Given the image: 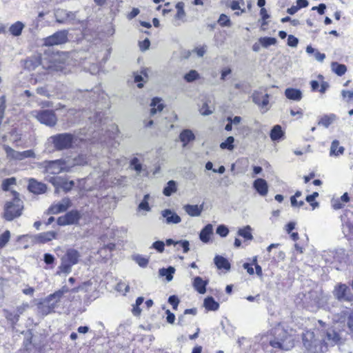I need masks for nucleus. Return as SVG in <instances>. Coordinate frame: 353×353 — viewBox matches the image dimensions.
<instances>
[{"label": "nucleus", "mask_w": 353, "mask_h": 353, "mask_svg": "<svg viewBox=\"0 0 353 353\" xmlns=\"http://www.w3.org/2000/svg\"><path fill=\"white\" fill-rule=\"evenodd\" d=\"M203 305L208 311H216L219 308V303L212 296H208L204 299Z\"/></svg>", "instance_id": "obj_36"}, {"label": "nucleus", "mask_w": 353, "mask_h": 353, "mask_svg": "<svg viewBox=\"0 0 353 353\" xmlns=\"http://www.w3.org/2000/svg\"><path fill=\"white\" fill-rule=\"evenodd\" d=\"M10 237V231L6 230L0 235V249L3 248L8 242Z\"/></svg>", "instance_id": "obj_55"}, {"label": "nucleus", "mask_w": 353, "mask_h": 353, "mask_svg": "<svg viewBox=\"0 0 353 353\" xmlns=\"http://www.w3.org/2000/svg\"><path fill=\"white\" fill-rule=\"evenodd\" d=\"M47 180L53 185L56 190L61 189L65 192L71 190L74 185L73 181H68L67 179L61 176H48Z\"/></svg>", "instance_id": "obj_13"}, {"label": "nucleus", "mask_w": 353, "mask_h": 353, "mask_svg": "<svg viewBox=\"0 0 353 353\" xmlns=\"http://www.w3.org/2000/svg\"><path fill=\"white\" fill-rule=\"evenodd\" d=\"M234 138L232 136L228 137L225 141L222 142L220 144V148L221 149H227L228 150H232L234 148Z\"/></svg>", "instance_id": "obj_49"}, {"label": "nucleus", "mask_w": 353, "mask_h": 353, "mask_svg": "<svg viewBox=\"0 0 353 353\" xmlns=\"http://www.w3.org/2000/svg\"><path fill=\"white\" fill-rule=\"evenodd\" d=\"M183 209L190 216H199L203 210V204L200 205L187 204L183 206Z\"/></svg>", "instance_id": "obj_24"}, {"label": "nucleus", "mask_w": 353, "mask_h": 353, "mask_svg": "<svg viewBox=\"0 0 353 353\" xmlns=\"http://www.w3.org/2000/svg\"><path fill=\"white\" fill-rule=\"evenodd\" d=\"M57 233L54 231H48L39 233L32 236V241L34 243H46L54 239H56Z\"/></svg>", "instance_id": "obj_19"}, {"label": "nucleus", "mask_w": 353, "mask_h": 353, "mask_svg": "<svg viewBox=\"0 0 353 353\" xmlns=\"http://www.w3.org/2000/svg\"><path fill=\"white\" fill-rule=\"evenodd\" d=\"M214 261L217 268L219 270L224 269L228 270L230 269L229 261L222 256L216 255L214 259Z\"/></svg>", "instance_id": "obj_37"}, {"label": "nucleus", "mask_w": 353, "mask_h": 353, "mask_svg": "<svg viewBox=\"0 0 353 353\" xmlns=\"http://www.w3.org/2000/svg\"><path fill=\"white\" fill-rule=\"evenodd\" d=\"M331 70L334 73L341 77L347 72V67L344 64L334 61L331 63Z\"/></svg>", "instance_id": "obj_38"}, {"label": "nucleus", "mask_w": 353, "mask_h": 353, "mask_svg": "<svg viewBox=\"0 0 353 353\" xmlns=\"http://www.w3.org/2000/svg\"><path fill=\"white\" fill-rule=\"evenodd\" d=\"M161 214L165 219V223L167 224H177L181 221V217L170 209L162 210Z\"/></svg>", "instance_id": "obj_20"}, {"label": "nucleus", "mask_w": 353, "mask_h": 353, "mask_svg": "<svg viewBox=\"0 0 353 353\" xmlns=\"http://www.w3.org/2000/svg\"><path fill=\"white\" fill-rule=\"evenodd\" d=\"M16 183V179L14 177L6 179L3 181L2 183V189L4 191H8L10 187Z\"/></svg>", "instance_id": "obj_54"}, {"label": "nucleus", "mask_w": 353, "mask_h": 353, "mask_svg": "<svg viewBox=\"0 0 353 353\" xmlns=\"http://www.w3.org/2000/svg\"><path fill=\"white\" fill-rule=\"evenodd\" d=\"M67 42H68V32L61 30L48 37L46 40L45 44H64Z\"/></svg>", "instance_id": "obj_18"}, {"label": "nucleus", "mask_w": 353, "mask_h": 353, "mask_svg": "<svg viewBox=\"0 0 353 353\" xmlns=\"http://www.w3.org/2000/svg\"><path fill=\"white\" fill-rule=\"evenodd\" d=\"M253 188L261 196H265L268 192V185L267 181L261 178L256 179L253 182Z\"/></svg>", "instance_id": "obj_22"}, {"label": "nucleus", "mask_w": 353, "mask_h": 353, "mask_svg": "<svg viewBox=\"0 0 353 353\" xmlns=\"http://www.w3.org/2000/svg\"><path fill=\"white\" fill-rule=\"evenodd\" d=\"M237 234L243 237L245 241H252L253 239L252 228L250 225H246L242 228H239L237 231Z\"/></svg>", "instance_id": "obj_40"}, {"label": "nucleus", "mask_w": 353, "mask_h": 353, "mask_svg": "<svg viewBox=\"0 0 353 353\" xmlns=\"http://www.w3.org/2000/svg\"><path fill=\"white\" fill-rule=\"evenodd\" d=\"M21 160H23L27 158H34L35 154L32 150H28L23 152H20Z\"/></svg>", "instance_id": "obj_61"}, {"label": "nucleus", "mask_w": 353, "mask_h": 353, "mask_svg": "<svg viewBox=\"0 0 353 353\" xmlns=\"http://www.w3.org/2000/svg\"><path fill=\"white\" fill-rule=\"evenodd\" d=\"M80 218V212L78 210H73L67 212L65 215L59 216L57 219V224L59 225L76 224Z\"/></svg>", "instance_id": "obj_15"}, {"label": "nucleus", "mask_w": 353, "mask_h": 353, "mask_svg": "<svg viewBox=\"0 0 353 353\" xmlns=\"http://www.w3.org/2000/svg\"><path fill=\"white\" fill-rule=\"evenodd\" d=\"M179 139L183 143V146L185 147L190 141L195 139V136L191 130L185 129L180 133Z\"/></svg>", "instance_id": "obj_28"}, {"label": "nucleus", "mask_w": 353, "mask_h": 353, "mask_svg": "<svg viewBox=\"0 0 353 353\" xmlns=\"http://www.w3.org/2000/svg\"><path fill=\"white\" fill-rule=\"evenodd\" d=\"M47 50H44L43 54H40L39 59L37 61L38 64L44 65L45 62L49 63L48 68L52 71L61 72L66 73L70 71L67 68L70 64V61L74 57H79L80 59H86L79 56V52H54L51 47L53 46H46Z\"/></svg>", "instance_id": "obj_1"}, {"label": "nucleus", "mask_w": 353, "mask_h": 353, "mask_svg": "<svg viewBox=\"0 0 353 353\" xmlns=\"http://www.w3.org/2000/svg\"><path fill=\"white\" fill-rule=\"evenodd\" d=\"M303 343L308 353H323L327 347L321 339L315 336L313 332L306 331L303 334Z\"/></svg>", "instance_id": "obj_6"}, {"label": "nucleus", "mask_w": 353, "mask_h": 353, "mask_svg": "<svg viewBox=\"0 0 353 353\" xmlns=\"http://www.w3.org/2000/svg\"><path fill=\"white\" fill-rule=\"evenodd\" d=\"M48 141L55 150L62 151L72 148L77 143V137L73 134L63 132L50 137Z\"/></svg>", "instance_id": "obj_3"}, {"label": "nucleus", "mask_w": 353, "mask_h": 353, "mask_svg": "<svg viewBox=\"0 0 353 353\" xmlns=\"http://www.w3.org/2000/svg\"><path fill=\"white\" fill-rule=\"evenodd\" d=\"M192 285H193L194 288L199 294H204L206 292V286L208 285V281H204L200 276H196L194 279Z\"/></svg>", "instance_id": "obj_30"}, {"label": "nucleus", "mask_w": 353, "mask_h": 353, "mask_svg": "<svg viewBox=\"0 0 353 353\" xmlns=\"http://www.w3.org/2000/svg\"><path fill=\"white\" fill-rule=\"evenodd\" d=\"M150 196L149 194H146L144 195L143 200L139 204L137 210L138 211H145L150 212L151 210V208L149 205V199Z\"/></svg>", "instance_id": "obj_43"}, {"label": "nucleus", "mask_w": 353, "mask_h": 353, "mask_svg": "<svg viewBox=\"0 0 353 353\" xmlns=\"http://www.w3.org/2000/svg\"><path fill=\"white\" fill-rule=\"evenodd\" d=\"M216 232L221 237H226L229 234V230L225 225H219L216 228Z\"/></svg>", "instance_id": "obj_56"}, {"label": "nucleus", "mask_w": 353, "mask_h": 353, "mask_svg": "<svg viewBox=\"0 0 353 353\" xmlns=\"http://www.w3.org/2000/svg\"><path fill=\"white\" fill-rule=\"evenodd\" d=\"M175 272V268L172 266H169L167 268H163L159 269V274L160 276H165L168 282L173 279V274Z\"/></svg>", "instance_id": "obj_39"}, {"label": "nucleus", "mask_w": 353, "mask_h": 353, "mask_svg": "<svg viewBox=\"0 0 353 353\" xmlns=\"http://www.w3.org/2000/svg\"><path fill=\"white\" fill-rule=\"evenodd\" d=\"M151 110L150 114L154 115L157 112H161L163 109V104L161 103V99L159 98H154L151 102Z\"/></svg>", "instance_id": "obj_41"}, {"label": "nucleus", "mask_w": 353, "mask_h": 353, "mask_svg": "<svg viewBox=\"0 0 353 353\" xmlns=\"http://www.w3.org/2000/svg\"><path fill=\"white\" fill-rule=\"evenodd\" d=\"M134 82L137 83V86L139 88L143 87V82H145L148 79V69L144 68L140 71V72L134 73Z\"/></svg>", "instance_id": "obj_29"}, {"label": "nucleus", "mask_w": 353, "mask_h": 353, "mask_svg": "<svg viewBox=\"0 0 353 353\" xmlns=\"http://www.w3.org/2000/svg\"><path fill=\"white\" fill-rule=\"evenodd\" d=\"M177 190L176 183L173 181H169L167 185L163 188V193L166 196H171L173 193Z\"/></svg>", "instance_id": "obj_42"}, {"label": "nucleus", "mask_w": 353, "mask_h": 353, "mask_svg": "<svg viewBox=\"0 0 353 353\" xmlns=\"http://www.w3.org/2000/svg\"><path fill=\"white\" fill-rule=\"evenodd\" d=\"M3 148L8 158L21 161L20 152L14 150L8 145H4Z\"/></svg>", "instance_id": "obj_44"}, {"label": "nucleus", "mask_w": 353, "mask_h": 353, "mask_svg": "<svg viewBox=\"0 0 353 353\" xmlns=\"http://www.w3.org/2000/svg\"><path fill=\"white\" fill-rule=\"evenodd\" d=\"M284 132L280 125H274L270 133V137L272 141H279L284 137Z\"/></svg>", "instance_id": "obj_35"}, {"label": "nucleus", "mask_w": 353, "mask_h": 353, "mask_svg": "<svg viewBox=\"0 0 353 353\" xmlns=\"http://www.w3.org/2000/svg\"><path fill=\"white\" fill-rule=\"evenodd\" d=\"M318 196L319 193L317 192H314L312 194L307 195L305 198L306 201L310 203L314 209L319 206L318 202H313Z\"/></svg>", "instance_id": "obj_53"}, {"label": "nucleus", "mask_w": 353, "mask_h": 353, "mask_svg": "<svg viewBox=\"0 0 353 353\" xmlns=\"http://www.w3.org/2000/svg\"><path fill=\"white\" fill-rule=\"evenodd\" d=\"M81 254L75 249L67 250L65 254L61 258V263L59 267L58 274H69L72 271V267L79 263Z\"/></svg>", "instance_id": "obj_9"}, {"label": "nucleus", "mask_w": 353, "mask_h": 353, "mask_svg": "<svg viewBox=\"0 0 353 353\" xmlns=\"http://www.w3.org/2000/svg\"><path fill=\"white\" fill-rule=\"evenodd\" d=\"M340 340L339 334L335 332L334 330H329L326 333L325 339L323 341V343L325 345H334L336 344Z\"/></svg>", "instance_id": "obj_32"}, {"label": "nucleus", "mask_w": 353, "mask_h": 353, "mask_svg": "<svg viewBox=\"0 0 353 353\" xmlns=\"http://www.w3.org/2000/svg\"><path fill=\"white\" fill-rule=\"evenodd\" d=\"M94 128H97V130H94L93 131L94 134H100V132H98L97 131L100 130V128L101 127V118L100 114L97 112L95 113V115L94 116Z\"/></svg>", "instance_id": "obj_52"}, {"label": "nucleus", "mask_w": 353, "mask_h": 353, "mask_svg": "<svg viewBox=\"0 0 353 353\" xmlns=\"http://www.w3.org/2000/svg\"><path fill=\"white\" fill-rule=\"evenodd\" d=\"M130 167L134 170L138 174H139L142 171V165L137 157H134L130 160Z\"/></svg>", "instance_id": "obj_50"}, {"label": "nucleus", "mask_w": 353, "mask_h": 353, "mask_svg": "<svg viewBox=\"0 0 353 353\" xmlns=\"http://www.w3.org/2000/svg\"><path fill=\"white\" fill-rule=\"evenodd\" d=\"M168 303L172 306L174 310H176L179 303V299L176 295H171L168 298Z\"/></svg>", "instance_id": "obj_60"}, {"label": "nucleus", "mask_w": 353, "mask_h": 353, "mask_svg": "<svg viewBox=\"0 0 353 353\" xmlns=\"http://www.w3.org/2000/svg\"><path fill=\"white\" fill-rule=\"evenodd\" d=\"M68 292L66 287H63L61 290L56 291L53 294L48 296L39 305V308L43 314H48L54 310L57 306L63 295Z\"/></svg>", "instance_id": "obj_7"}, {"label": "nucleus", "mask_w": 353, "mask_h": 353, "mask_svg": "<svg viewBox=\"0 0 353 353\" xmlns=\"http://www.w3.org/2000/svg\"><path fill=\"white\" fill-rule=\"evenodd\" d=\"M79 94L85 97V101L97 105L99 109H102L106 105H108V97L102 91L100 86H96L90 90L79 91Z\"/></svg>", "instance_id": "obj_5"}, {"label": "nucleus", "mask_w": 353, "mask_h": 353, "mask_svg": "<svg viewBox=\"0 0 353 353\" xmlns=\"http://www.w3.org/2000/svg\"><path fill=\"white\" fill-rule=\"evenodd\" d=\"M28 188L30 192L35 194H39L46 192L47 187L46 184L39 182L34 179H30L29 180Z\"/></svg>", "instance_id": "obj_21"}, {"label": "nucleus", "mask_w": 353, "mask_h": 353, "mask_svg": "<svg viewBox=\"0 0 353 353\" xmlns=\"http://www.w3.org/2000/svg\"><path fill=\"white\" fill-rule=\"evenodd\" d=\"M54 260H55V258L52 254H51L50 253L44 254L43 261L46 264H48V265L52 264L54 262Z\"/></svg>", "instance_id": "obj_63"}, {"label": "nucleus", "mask_w": 353, "mask_h": 353, "mask_svg": "<svg viewBox=\"0 0 353 353\" xmlns=\"http://www.w3.org/2000/svg\"><path fill=\"white\" fill-rule=\"evenodd\" d=\"M110 129L107 130L105 132L108 137L110 139H114L115 135L119 132L118 126L115 124H112L110 126Z\"/></svg>", "instance_id": "obj_58"}, {"label": "nucleus", "mask_w": 353, "mask_h": 353, "mask_svg": "<svg viewBox=\"0 0 353 353\" xmlns=\"http://www.w3.org/2000/svg\"><path fill=\"white\" fill-rule=\"evenodd\" d=\"M332 205L334 210H339L344 206V204L340 199H337L332 200Z\"/></svg>", "instance_id": "obj_64"}, {"label": "nucleus", "mask_w": 353, "mask_h": 353, "mask_svg": "<svg viewBox=\"0 0 353 353\" xmlns=\"http://www.w3.org/2000/svg\"><path fill=\"white\" fill-rule=\"evenodd\" d=\"M327 298L317 291H310L304 295L303 304L310 311L314 312L326 304Z\"/></svg>", "instance_id": "obj_8"}, {"label": "nucleus", "mask_w": 353, "mask_h": 353, "mask_svg": "<svg viewBox=\"0 0 353 353\" xmlns=\"http://www.w3.org/2000/svg\"><path fill=\"white\" fill-rule=\"evenodd\" d=\"M110 52V48L101 50L98 51L97 54L94 56V58L92 57L89 58L90 60L94 59L97 61L96 63H92V68L89 69L92 74H95L99 71V64L105 63L108 60Z\"/></svg>", "instance_id": "obj_14"}, {"label": "nucleus", "mask_w": 353, "mask_h": 353, "mask_svg": "<svg viewBox=\"0 0 353 353\" xmlns=\"http://www.w3.org/2000/svg\"><path fill=\"white\" fill-rule=\"evenodd\" d=\"M71 205L69 198H63L59 203L52 204L48 210V214H57L66 211Z\"/></svg>", "instance_id": "obj_17"}, {"label": "nucleus", "mask_w": 353, "mask_h": 353, "mask_svg": "<svg viewBox=\"0 0 353 353\" xmlns=\"http://www.w3.org/2000/svg\"><path fill=\"white\" fill-rule=\"evenodd\" d=\"M285 96L290 100L300 101L303 98V93L299 89L288 88L285 90Z\"/></svg>", "instance_id": "obj_23"}, {"label": "nucleus", "mask_w": 353, "mask_h": 353, "mask_svg": "<svg viewBox=\"0 0 353 353\" xmlns=\"http://www.w3.org/2000/svg\"><path fill=\"white\" fill-rule=\"evenodd\" d=\"M330 256H332L334 259V261H331L328 259H325V261L327 262L333 263L334 261L341 263L345 258V253L344 249H337L334 251H330L328 252Z\"/></svg>", "instance_id": "obj_31"}, {"label": "nucleus", "mask_w": 353, "mask_h": 353, "mask_svg": "<svg viewBox=\"0 0 353 353\" xmlns=\"http://www.w3.org/2000/svg\"><path fill=\"white\" fill-rule=\"evenodd\" d=\"M32 334L31 332H28L26 334V339L23 341V347L26 351V353H31L32 351V347H34V345L32 343Z\"/></svg>", "instance_id": "obj_45"}, {"label": "nucleus", "mask_w": 353, "mask_h": 353, "mask_svg": "<svg viewBox=\"0 0 353 353\" xmlns=\"http://www.w3.org/2000/svg\"><path fill=\"white\" fill-rule=\"evenodd\" d=\"M68 165H70V170L76 165H83L88 163V157L86 154H80L77 157L70 159H67Z\"/></svg>", "instance_id": "obj_26"}, {"label": "nucleus", "mask_w": 353, "mask_h": 353, "mask_svg": "<svg viewBox=\"0 0 353 353\" xmlns=\"http://www.w3.org/2000/svg\"><path fill=\"white\" fill-rule=\"evenodd\" d=\"M272 334L274 339L270 341V344L273 348L288 351L294 347L293 336L281 324L272 329Z\"/></svg>", "instance_id": "obj_2"}, {"label": "nucleus", "mask_w": 353, "mask_h": 353, "mask_svg": "<svg viewBox=\"0 0 353 353\" xmlns=\"http://www.w3.org/2000/svg\"><path fill=\"white\" fill-rule=\"evenodd\" d=\"M199 78V74L195 70H191L184 75V79L188 83L193 82Z\"/></svg>", "instance_id": "obj_51"}, {"label": "nucleus", "mask_w": 353, "mask_h": 353, "mask_svg": "<svg viewBox=\"0 0 353 353\" xmlns=\"http://www.w3.org/2000/svg\"><path fill=\"white\" fill-rule=\"evenodd\" d=\"M56 21L59 23H66L67 21V10L63 9H57L54 12Z\"/></svg>", "instance_id": "obj_47"}, {"label": "nucleus", "mask_w": 353, "mask_h": 353, "mask_svg": "<svg viewBox=\"0 0 353 353\" xmlns=\"http://www.w3.org/2000/svg\"><path fill=\"white\" fill-rule=\"evenodd\" d=\"M31 114L37 118L41 123L50 127L55 125L57 121L56 114L52 110H34L31 112Z\"/></svg>", "instance_id": "obj_11"}, {"label": "nucleus", "mask_w": 353, "mask_h": 353, "mask_svg": "<svg viewBox=\"0 0 353 353\" xmlns=\"http://www.w3.org/2000/svg\"><path fill=\"white\" fill-rule=\"evenodd\" d=\"M332 293L334 298L340 302H352L353 301V294L345 284L339 283L335 285Z\"/></svg>", "instance_id": "obj_12"}, {"label": "nucleus", "mask_w": 353, "mask_h": 353, "mask_svg": "<svg viewBox=\"0 0 353 353\" xmlns=\"http://www.w3.org/2000/svg\"><path fill=\"white\" fill-rule=\"evenodd\" d=\"M23 203L19 198V194L14 192L12 201H7L4 206V218L7 221H12L21 215Z\"/></svg>", "instance_id": "obj_4"}, {"label": "nucleus", "mask_w": 353, "mask_h": 353, "mask_svg": "<svg viewBox=\"0 0 353 353\" xmlns=\"http://www.w3.org/2000/svg\"><path fill=\"white\" fill-rule=\"evenodd\" d=\"M25 26H26L23 22L18 21L10 26L8 31L11 35L14 37H19Z\"/></svg>", "instance_id": "obj_34"}, {"label": "nucleus", "mask_w": 353, "mask_h": 353, "mask_svg": "<svg viewBox=\"0 0 353 353\" xmlns=\"http://www.w3.org/2000/svg\"><path fill=\"white\" fill-rule=\"evenodd\" d=\"M184 3L183 2H179L176 5V14L175 15L176 20L183 21L185 17V12L184 10Z\"/></svg>", "instance_id": "obj_48"}, {"label": "nucleus", "mask_w": 353, "mask_h": 353, "mask_svg": "<svg viewBox=\"0 0 353 353\" xmlns=\"http://www.w3.org/2000/svg\"><path fill=\"white\" fill-rule=\"evenodd\" d=\"M344 152V147L339 145V141L338 140H334L332 142L330 150V155L331 157H339L343 154Z\"/></svg>", "instance_id": "obj_33"}, {"label": "nucleus", "mask_w": 353, "mask_h": 353, "mask_svg": "<svg viewBox=\"0 0 353 353\" xmlns=\"http://www.w3.org/2000/svg\"><path fill=\"white\" fill-rule=\"evenodd\" d=\"M177 245H180L183 248V253H187L190 250V243L187 240L176 241Z\"/></svg>", "instance_id": "obj_62"}, {"label": "nucleus", "mask_w": 353, "mask_h": 353, "mask_svg": "<svg viewBox=\"0 0 353 353\" xmlns=\"http://www.w3.org/2000/svg\"><path fill=\"white\" fill-rule=\"evenodd\" d=\"M5 316L8 321L11 323L12 325H15L19 321V313H16L14 310L9 311L7 310H3Z\"/></svg>", "instance_id": "obj_46"}, {"label": "nucleus", "mask_w": 353, "mask_h": 353, "mask_svg": "<svg viewBox=\"0 0 353 353\" xmlns=\"http://www.w3.org/2000/svg\"><path fill=\"white\" fill-rule=\"evenodd\" d=\"M338 119V117L333 113L329 114H324L318 121L319 125H322L327 128L331 124L334 123Z\"/></svg>", "instance_id": "obj_27"}, {"label": "nucleus", "mask_w": 353, "mask_h": 353, "mask_svg": "<svg viewBox=\"0 0 353 353\" xmlns=\"http://www.w3.org/2000/svg\"><path fill=\"white\" fill-rule=\"evenodd\" d=\"M43 165L45 173L48 174L57 175L63 172H70V165L66 159L44 161Z\"/></svg>", "instance_id": "obj_10"}, {"label": "nucleus", "mask_w": 353, "mask_h": 353, "mask_svg": "<svg viewBox=\"0 0 353 353\" xmlns=\"http://www.w3.org/2000/svg\"><path fill=\"white\" fill-rule=\"evenodd\" d=\"M252 101L259 106L262 113H265L269 110V94H262L259 91H254L252 96Z\"/></svg>", "instance_id": "obj_16"}, {"label": "nucleus", "mask_w": 353, "mask_h": 353, "mask_svg": "<svg viewBox=\"0 0 353 353\" xmlns=\"http://www.w3.org/2000/svg\"><path fill=\"white\" fill-rule=\"evenodd\" d=\"M151 248L156 250L159 253H162L165 250V243L162 241H157L152 243Z\"/></svg>", "instance_id": "obj_57"}, {"label": "nucleus", "mask_w": 353, "mask_h": 353, "mask_svg": "<svg viewBox=\"0 0 353 353\" xmlns=\"http://www.w3.org/2000/svg\"><path fill=\"white\" fill-rule=\"evenodd\" d=\"M218 22L222 26H230V20L229 17L224 14H222L220 15Z\"/></svg>", "instance_id": "obj_59"}, {"label": "nucleus", "mask_w": 353, "mask_h": 353, "mask_svg": "<svg viewBox=\"0 0 353 353\" xmlns=\"http://www.w3.org/2000/svg\"><path fill=\"white\" fill-rule=\"evenodd\" d=\"M213 234V226L212 224H207L200 232L199 239L204 243H208L210 240V236Z\"/></svg>", "instance_id": "obj_25"}]
</instances>
